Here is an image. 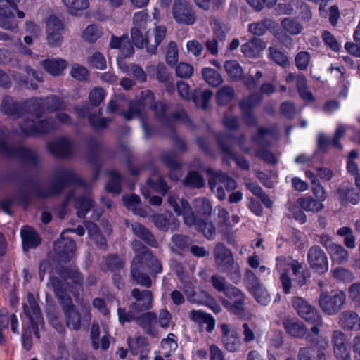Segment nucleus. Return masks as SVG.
Instances as JSON below:
<instances>
[{"label": "nucleus", "instance_id": "5", "mask_svg": "<svg viewBox=\"0 0 360 360\" xmlns=\"http://www.w3.org/2000/svg\"><path fill=\"white\" fill-rule=\"evenodd\" d=\"M292 304L302 319L314 325L311 328V333L318 336L323 321L317 309L300 297H293Z\"/></svg>", "mask_w": 360, "mask_h": 360}, {"label": "nucleus", "instance_id": "27", "mask_svg": "<svg viewBox=\"0 0 360 360\" xmlns=\"http://www.w3.org/2000/svg\"><path fill=\"white\" fill-rule=\"evenodd\" d=\"M44 68L52 75H59L68 66V63L63 58H54L44 60Z\"/></svg>", "mask_w": 360, "mask_h": 360}, {"label": "nucleus", "instance_id": "56", "mask_svg": "<svg viewBox=\"0 0 360 360\" xmlns=\"http://www.w3.org/2000/svg\"><path fill=\"white\" fill-rule=\"evenodd\" d=\"M178 60V49L175 42L170 41L166 51V61L170 65H174Z\"/></svg>", "mask_w": 360, "mask_h": 360}, {"label": "nucleus", "instance_id": "2", "mask_svg": "<svg viewBox=\"0 0 360 360\" xmlns=\"http://www.w3.org/2000/svg\"><path fill=\"white\" fill-rule=\"evenodd\" d=\"M167 201L177 215L183 216L185 224L190 226H194L197 230L202 231L208 239L214 238L215 234L214 225L210 222L205 223L197 220L187 201L179 198L174 194H169Z\"/></svg>", "mask_w": 360, "mask_h": 360}, {"label": "nucleus", "instance_id": "52", "mask_svg": "<svg viewBox=\"0 0 360 360\" xmlns=\"http://www.w3.org/2000/svg\"><path fill=\"white\" fill-rule=\"evenodd\" d=\"M110 181L106 185L108 191L118 193L120 191V176L115 171L108 173Z\"/></svg>", "mask_w": 360, "mask_h": 360}, {"label": "nucleus", "instance_id": "4", "mask_svg": "<svg viewBox=\"0 0 360 360\" xmlns=\"http://www.w3.org/2000/svg\"><path fill=\"white\" fill-rule=\"evenodd\" d=\"M145 30H137L136 27H131V38L134 44L139 49L146 48L150 53H155L158 45L165 39L166 35V27L164 26H158L155 28L152 37L149 36L148 32L146 35L143 34Z\"/></svg>", "mask_w": 360, "mask_h": 360}, {"label": "nucleus", "instance_id": "62", "mask_svg": "<svg viewBox=\"0 0 360 360\" xmlns=\"http://www.w3.org/2000/svg\"><path fill=\"white\" fill-rule=\"evenodd\" d=\"M105 94L102 88H94L89 93V101L94 105H98L105 98Z\"/></svg>", "mask_w": 360, "mask_h": 360}, {"label": "nucleus", "instance_id": "55", "mask_svg": "<svg viewBox=\"0 0 360 360\" xmlns=\"http://www.w3.org/2000/svg\"><path fill=\"white\" fill-rule=\"evenodd\" d=\"M147 18V13L143 11L135 13L133 17L132 27H136L137 30H146Z\"/></svg>", "mask_w": 360, "mask_h": 360}, {"label": "nucleus", "instance_id": "47", "mask_svg": "<svg viewBox=\"0 0 360 360\" xmlns=\"http://www.w3.org/2000/svg\"><path fill=\"white\" fill-rule=\"evenodd\" d=\"M359 153L356 150H352L347 159V170L348 172L355 176V183L356 186L359 187V177H358V163L355 160L358 158Z\"/></svg>", "mask_w": 360, "mask_h": 360}, {"label": "nucleus", "instance_id": "9", "mask_svg": "<svg viewBox=\"0 0 360 360\" xmlns=\"http://www.w3.org/2000/svg\"><path fill=\"white\" fill-rule=\"evenodd\" d=\"M345 302V295L342 291L322 292L319 297V305L323 311L328 315L337 314Z\"/></svg>", "mask_w": 360, "mask_h": 360}, {"label": "nucleus", "instance_id": "21", "mask_svg": "<svg viewBox=\"0 0 360 360\" xmlns=\"http://www.w3.org/2000/svg\"><path fill=\"white\" fill-rule=\"evenodd\" d=\"M49 150L53 154L59 156H67L72 154L73 144L68 138L63 137L48 145Z\"/></svg>", "mask_w": 360, "mask_h": 360}, {"label": "nucleus", "instance_id": "32", "mask_svg": "<svg viewBox=\"0 0 360 360\" xmlns=\"http://www.w3.org/2000/svg\"><path fill=\"white\" fill-rule=\"evenodd\" d=\"M56 178L57 183L60 184L70 182H75L78 184H84L74 171L65 168L58 169L56 173Z\"/></svg>", "mask_w": 360, "mask_h": 360}, {"label": "nucleus", "instance_id": "19", "mask_svg": "<svg viewBox=\"0 0 360 360\" xmlns=\"http://www.w3.org/2000/svg\"><path fill=\"white\" fill-rule=\"evenodd\" d=\"M283 325L286 332L293 336L302 338L306 335V339L310 342H313L314 335L311 332L307 334V329L306 326L300 321L293 319H285L283 321Z\"/></svg>", "mask_w": 360, "mask_h": 360}, {"label": "nucleus", "instance_id": "54", "mask_svg": "<svg viewBox=\"0 0 360 360\" xmlns=\"http://www.w3.org/2000/svg\"><path fill=\"white\" fill-rule=\"evenodd\" d=\"M233 89L229 86H225L217 93V101L219 104L224 105L229 102L233 98Z\"/></svg>", "mask_w": 360, "mask_h": 360}, {"label": "nucleus", "instance_id": "23", "mask_svg": "<svg viewBox=\"0 0 360 360\" xmlns=\"http://www.w3.org/2000/svg\"><path fill=\"white\" fill-rule=\"evenodd\" d=\"M265 42L258 38H254L241 46V51L248 58L257 57L266 49Z\"/></svg>", "mask_w": 360, "mask_h": 360}, {"label": "nucleus", "instance_id": "61", "mask_svg": "<svg viewBox=\"0 0 360 360\" xmlns=\"http://www.w3.org/2000/svg\"><path fill=\"white\" fill-rule=\"evenodd\" d=\"M176 74L179 77L188 78L193 74V67L191 65L181 62L176 67Z\"/></svg>", "mask_w": 360, "mask_h": 360}, {"label": "nucleus", "instance_id": "20", "mask_svg": "<svg viewBox=\"0 0 360 360\" xmlns=\"http://www.w3.org/2000/svg\"><path fill=\"white\" fill-rule=\"evenodd\" d=\"M137 324L148 334L155 337L158 335L157 316L153 312H146L137 319Z\"/></svg>", "mask_w": 360, "mask_h": 360}, {"label": "nucleus", "instance_id": "53", "mask_svg": "<svg viewBox=\"0 0 360 360\" xmlns=\"http://www.w3.org/2000/svg\"><path fill=\"white\" fill-rule=\"evenodd\" d=\"M333 276L339 281L351 282L354 279L353 274L343 267H337L333 270Z\"/></svg>", "mask_w": 360, "mask_h": 360}, {"label": "nucleus", "instance_id": "44", "mask_svg": "<svg viewBox=\"0 0 360 360\" xmlns=\"http://www.w3.org/2000/svg\"><path fill=\"white\" fill-rule=\"evenodd\" d=\"M194 207L198 215L205 217H210L212 214V207L209 200L205 198H198L194 202Z\"/></svg>", "mask_w": 360, "mask_h": 360}, {"label": "nucleus", "instance_id": "45", "mask_svg": "<svg viewBox=\"0 0 360 360\" xmlns=\"http://www.w3.org/2000/svg\"><path fill=\"white\" fill-rule=\"evenodd\" d=\"M37 105L41 108H46L51 111L62 110L65 108V103L55 96L49 97L46 100L37 103Z\"/></svg>", "mask_w": 360, "mask_h": 360}, {"label": "nucleus", "instance_id": "28", "mask_svg": "<svg viewBox=\"0 0 360 360\" xmlns=\"http://www.w3.org/2000/svg\"><path fill=\"white\" fill-rule=\"evenodd\" d=\"M21 237L24 249L34 248L40 243V239L35 231L30 226L22 229Z\"/></svg>", "mask_w": 360, "mask_h": 360}, {"label": "nucleus", "instance_id": "36", "mask_svg": "<svg viewBox=\"0 0 360 360\" xmlns=\"http://www.w3.org/2000/svg\"><path fill=\"white\" fill-rule=\"evenodd\" d=\"M297 203L303 210L312 212H319L324 207L322 202L310 196L298 199Z\"/></svg>", "mask_w": 360, "mask_h": 360}, {"label": "nucleus", "instance_id": "35", "mask_svg": "<svg viewBox=\"0 0 360 360\" xmlns=\"http://www.w3.org/2000/svg\"><path fill=\"white\" fill-rule=\"evenodd\" d=\"M146 95L148 98H146L143 103H130L129 112H121L120 114L124 117L126 120H130L139 115L142 110L143 105H147L148 101L153 99V94L150 91H146Z\"/></svg>", "mask_w": 360, "mask_h": 360}, {"label": "nucleus", "instance_id": "10", "mask_svg": "<svg viewBox=\"0 0 360 360\" xmlns=\"http://www.w3.org/2000/svg\"><path fill=\"white\" fill-rule=\"evenodd\" d=\"M23 311L30 321L32 330L39 338V329L43 327L44 321L34 296L30 292L27 294V300L23 304Z\"/></svg>", "mask_w": 360, "mask_h": 360}, {"label": "nucleus", "instance_id": "1", "mask_svg": "<svg viewBox=\"0 0 360 360\" xmlns=\"http://www.w3.org/2000/svg\"><path fill=\"white\" fill-rule=\"evenodd\" d=\"M63 276L65 283L56 277L51 276L47 285L54 291L63 305L68 326L73 330H79L81 327L80 315L72 304L71 298L67 291V285L72 283L74 286L71 291L74 295H77L79 290H82V277L76 269L68 271Z\"/></svg>", "mask_w": 360, "mask_h": 360}, {"label": "nucleus", "instance_id": "13", "mask_svg": "<svg viewBox=\"0 0 360 360\" xmlns=\"http://www.w3.org/2000/svg\"><path fill=\"white\" fill-rule=\"evenodd\" d=\"M172 15L174 20L181 24L193 25L195 20V13L186 0H174Z\"/></svg>", "mask_w": 360, "mask_h": 360}, {"label": "nucleus", "instance_id": "64", "mask_svg": "<svg viewBox=\"0 0 360 360\" xmlns=\"http://www.w3.org/2000/svg\"><path fill=\"white\" fill-rule=\"evenodd\" d=\"M185 184L187 186L200 188L204 185V181L202 176L198 173L192 172L188 174L186 179L185 180Z\"/></svg>", "mask_w": 360, "mask_h": 360}, {"label": "nucleus", "instance_id": "48", "mask_svg": "<svg viewBox=\"0 0 360 360\" xmlns=\"http://www.w3.org/2000/svg\"><path fill=\"white\" fill-rule=\"evenodd\" d=\"M139 314V313L137 311L133 310L131 305H129V310L128 311L121 307L117 308L119 321L122 324L125 322H131L132 321H136L137 322V319L139 317L138 316Z\"/></svg>", "mask_w": 360, "mask_h": 360}, {"label": "nucleus", "instance_id": "16", "mask_svg": "<svg viewBox=\"0 0 360 360\" xmlns=\"http://www.w3.org/2000/svg\"><path fill=\"white\" fill-rule=\"evenodd\" d=\"M131 297L134 301L130 303V305L134 311H137L140 314L153 307V298L150 290L134 288L131 291Z\"/></svg>", "mask_w": 360, "mask_h": 360}, {"label": "nucleus", "instance_id": "39", "mask_svg": "<svg viewBox=\"0 0 360 360\" xmlns=\"http://www.w3.org/2000/svg\"><path fill=\"white\" fill-rule=\"evenodd\" d=\"M202 75L205 81L210 86H217L223 82L221 75L213 68H203L202 70Z\"/></svg>", "mask_w": 360, "mask_h": 360}, {"label": "nucleus", "instance_id": "50", "mask_svg": "<svg viewBox=\"0 0 360 360\" xmlns=\"http://www.w3.org/2000/svg\"><path fill=\"white\" fill-rule=\"evenodd\" d=\"M102 34L101 30L95 25H88L82 32V38L89 42L96 41Z\"/></svg>", "mask_w": 360, "mask_h": 360}, {"label": "nucleus", "instance_id": "31", "mask_svg": "<svg viewBox=\"0 0 360 360\" xmlns=\"http://www.w3.org/2000/svg\"><path fill=\"white\" fill-rule=\"evenodd\" d=\"M141 254V255H138L136 257L140 259L141 263L146 262L155 274L162 271L160 262L152 255L151 252L146 248L142 247Z\"/></svg>", "mask_w": 360, "mask_h": 360}, {"label": "nucleus", "instance_id": "37", "mask_svg": "<svg viewBox=\"0 0 360 360\" xmlns=\"http://www.w3.org/2000/svg\"><path fill=\"white\" fill-rule=\"evenodd\" d=\"M359 318L356 313L347 311L342 313L340 317V323L348 330H353L359 325Z\"/></svg>", "mask_w": 360, "mask_h": 360}, {"label": "nucleus", "instance_id": "24", "mask_svg": "<svg viewBox=\"0 0 360 360\" xmlns=\"http://www.w3.org/2000/svg\"><path fill=\"white\" fill-rule=\"evenodd\" d=\"M110 46L112 49H117L120 51V56L118 57H130L134 53V48L129 41L127 37H112L110 40Z\"/></svg>", "mask_w": 360, "mask_h": 360}, {"label": "nucleus", "instance_id": "63", "mask_svg": "<svg viewBox=\"0 0 360 360\" xmlns=\"http://www.w3.org/2000/svg\"><path fill=\"white\" fill-rule=\"evenodd\" d=\"M70 74L75 79L82 81L87 79L89 72L85 67L75 64L72 65Z\"/></svg>", "mask_w": 360, "mask_h": 360}, {"label": "nucleus", "instance_id": "12", "mask_svg": "<svg viewBox=\"0 0 360 360\" xmlns=\"http://www.w3.org/2000/svg\"><path fill=\"white\" fill-rule=\"evenodd\" d=\"M213 254L217 269L221 272L230 271L234 265V259L231 251L224 244L219 243L216 245Z\"/></svg>", "mask_w": 360, "mask_h": 360}, {"label": "nucleus", "instance_id": "6", "mask_svg": "<svg viewBox=\"0 0 360 360\" xmlns=\"http://www.w3.org/2000/svg\"><path fill=\"white\" fill-rule=\"evenodd\" d=\"M34 110L35 117L32 115V119L27 118L23 123L20 124V129L23 134L37 136L55 129V124L52 120L46 119V116L38 115V109L34 108Z\"/></svg>", "mask_w": 360, "mask_h": 360}, {"label": "nucleus", "instance_id": "59", "mask_svg": "<svg viewBox=\"0 0 360 360\" xmlns=\"http://www.w3.org/2000/svg\"><path fill=\"white\" fill-rule=\"evenodd\" d=\"M269 58L277 64L285 66L288 64V58L280 51L275 49L273 47L269 49Z\"/></svg>", "mask_w": 360, "mask_h": 360}, {"label": "nucleus", "instance_id": "58", "mask_svg": "<svg viewBox=\"0 0 360 360\" xmlns=\"http://www.w3.org/2000/svg\"><path fill=\"white\" fill-rule=\"evenodd\" d=\"M89 64L95 68L103 70L106 68V61L103 56L98 52L94 53L89 58Z\"/></svg>", "mask_w": 360, "mask_h": 360}, {"label": "nucleus", "instance_id": "42", "mask_svg": "<svg viewBox=\"0 0 360 360\" xmlns=\"http://www.w3.org/2000/svg\"><path fill=\"white\" fill-rule=\"evenodd\" d=\"M224 68L228 75L233 79L238 80L243 74V70L237 60H228L224 63Z\"/></svg>", "mask_w": 360, "mask_h": 360}, {"label": "nucleus", "instance_id": "15", "mask_svg": "<svg viewBox=\"0 0 360 360\" xmlns=\"http://www.w3.org/2000/svg\"><path fill=\"white\" fill-rule=\"evenodd\" d=\"M310 266L319 274H324L328 270V262L326 253L317 245L311 247L307 255Z\"/></svg>", "mask_w": 360, "mask_h": 360}, {"label": "nucleus", "instance_id": "30", "mask_svg": "<svg viewBox=\"0 0 360 360\" xmlns=\"http://www.w3.org/2000/svg\"><path fill=\"white\" fill-rule=\"evenodd\" d=\"M1 111L8 115L19 117L23 111L22 105L15 102L12 98H4L1 107Z\"/></svg>", "mask_w": 360, "mask_h": 360}, {"label": "nucleus", "instance_id": "43", "mask_svg": "<svg viewBox=\"0 0 360 360\" xmlns=\"http://www.w3.org/2000/svg\"><path fill=\"white\" fill-rule=\"evenodd\" d=\"M131 229L134 233L141 238V239L146 241L151 245H155L156 242L153 235L146 229L143 226L139 223L131 224Z\"/></svg>", "mask_w": 360, "mask_h": 360}, {"label": "nucleus", "instance_id": "60", "mask_svg": "<svg viewBox=\"0 0 360 360\" xmlns=\"http://www.w3.org/2000/svg\"><path fill=\"white\" fill-rule=\"evenodd\" d=\"M204 49L202 44L195 39L189 40L186 43V50L188 53L195 57L199 56Z\"/></svg>", "mask_w": 360, "mask_h": 360}, {"label": "nucleus", "instance_id": "46", "mask_svg": "<svg viewBox=\"0 0 360 360\" xmlns=\"http://www.w3.org/2000/svg\"><path fill=\"white\" fill-rule=\"evenodd\" d=\"M297 88L300 97L305 101H312L314 96L307 89V79L303 75L297 77Z\"/></svg>", "mask_w": 360, "mask_h": 360}, {"label": "nucleus", "instance_id": "51", "mask_svg": "<svg viewBox=\"0 0 360 360\" xmlns=\"http://www.w3.org/2000/svg\"><path fill=\"white\" fill-rule=\"evenodd\" d=\"M250 292L257 302L262 305H267L271 301L270 295L262 284Z\"/></svg>", "mask_w": 360, "mask_h": 360}, {"label": "nucleus", "instance_id": "14", "mask_svg": "<svg viewBox=\"0 0 360 360\" xmlns=\"http://www.w3.org/2000/svg\"><path fill=\"white\" fill-rule=\"evenodd\" d=\"M226 295L230 299H222L223 305L231 313L240 314L243 312L245 295L236 287L229 286L226 290Z\"/></svg>", "mask_w": 360, "mask_h": 360}, {"label": "nucleus", "instance_id": "25", "mask_svg": "<svg viewBox=\"0 0 360 360\" xmlns=\"http://www.w3.org/2000/svg\"><path fill=\"white\" fill-rule=\"evenodd\" d=\"M139 264L142 263L140 262V259L138 258V257H136L131 264V277L137 284L146 288H150L152 285L151 279L147 274L142 273L140 271L139 266Z\"/></svg>", "mask_w": 360, "mask_h": 360}, {"label": "nucleus", "instance_id": "8", "mask_svg": "<svg viewBox=\"0 0 360 360\" xmlns=\"http://www.w3.org/2000/svg\"><path fill=\"white\" fill-rule=\"evenodd\" d=\"M65 27L63 22L56 15H51L45 20L46 40L48 45L59 47L63 41Z\"/></svg>", "mask_w": 360, "mask_h": 360}, {"label": "nucleus", "instance_id": "29", "mask_svg": "<svg viewBox=\"0 0 360 360\" xmlns=\"http://www.w3.org/2000/svg\"><path fill=\"white\" fill-rule=\"evenodd\" d=\"M68 12L74 16H79L89 8V0H62Z\"/></svg>", "mask_w": 360, "mask_h": 360}, {"label": "nucleus", "instance_id": "38", "mask_svg": "<svg viewBox=\"0 0 360 360\" xmlns=\"http://www.w3.org/2000/svg\"><path fill=\"white\" fill-rule=\"evenodd\" d=\"M178 276L183 283L184 291L187 296L188 300L191 302H198L199 300L195 297L193 286L194 281L192 278L178 272Z\"/></svg>", "mask_w": 360, "mask_h": 360}, {"label": "nucleus", "instance_id": "3", "mask_svg": "<svg viewBox=\"0 0 360 360\" xmlns=\"http://www.w3.org/2000/svg\"><path fill=\"white\" fill-rule=\"evenodd\" d=\"M276 268L280 274V281L285 294L291 291L292 281L288 274L290 269L292 271L295 281L300 286L305 284L306 277L303 274L302 264L297 260L290 257L278 256L276 259Z\"/></svg>", "mask_w": 360, "mask_h": 360}, {"label": "nucleus", "instance_id": "26", "mask_svg": "<svg viewBox=\"0 0 360 360\" xmlns=\"http://www.w3.org/2000/svg\"><path fill=\"white\" fill-rule=\"evenodd\" d=\"M155 225L160 229L167 231L174 230L179 226V221L169 213L167 216L164 214H157L153 217Z\"/></svg>", "mask_w": 360, "mask_h": 360}, {"label": "nucleus", "instance_id": "7", "mask_svg": "<svg viewBox=\"0 0 360 360\" xmlns=\"http://www.w3.org/2000/svg\"><path fill=\"white\" fill-rule=\"evenodd\" d=\"M15 12L19 18H25L24 12L18 10L13 0H0V27L8 30H16L18 24L15 20Z\"/></svg>", "mask_w": 360, "mask_h": 360}, {"label": "nucleus", "instance_id": "33", "mask_svg": "<svg viewBox=\"0 0 360 360\" xmlns=\"http://www.w3.org/2000/svg\"><path fill=\"white\" fill-rule=\"evenodd\" d=\"M328 250L332 260L337 264H342L348 259V252L341 245L330 243Z\"/></svg>", "mask_w": 360, "mask_h": 360}, {"label": "nucleus", "instance_id": "57", "mask_svg": "<svg viewBox=\"0 0 360 360\" xmlns=\"http://www.w3.org/2000/svg\"><path fill=\"white\" fill-rule=\"evenodd\" d=\"M322 38L325 44L333 51L338 52L341 49V44L330 32L324 31L322 33Z\"/></svg>", "mask_w": 360, "mask_h": 360}, {"label": "nucleus", "instance_id": "22", "mask_svg": "<svg viewBox=\"0 0 360 360\" xmlns=\"http://www.w3.org/2000/svg\"><path fill=\"white\" fill-rule=\"evenodd\" d=\"M67 202L68 204H74L75 208L77 210V216L80 218L84 217L92 207V201L89 195L77 198L75 193H72L68 197Z\"/></svg>", "mask_w": 360, "mask_h": 360}, {"label": "nucleus", "instance_id": "34", "mask_svg": "<svg viewBox=\"0 0 360 360\" xmlns=\"http://www.w3.org/2000/svg\"><path fill=\"white\" fill-rule=\"evenodd\" d=\"M9 322L12 332L18 334V320L17 316L14 314L10 316L6 309L0 311V330L6 328Z\"/></svg>", "mask_w": 360, "mask_h": 360}, {"label": "nucleus", "instance_id": "49", "mask_svg": "<svg viewBox=\"0 0 360 360\" xmlns=\"http://www.w3.org/2000/svg\"><path fill=\"white\" fill-rule=\"evenodd\" d=\"M174 338V335L170 333L167 338L162 340L161 346L162 353L165 356H169L171 353L174 352L177 348V342Z\"/></svg>", "mask_w": 360, "mask_h": 360}, {"label": "nucleus", "instance_id": "17", "mask_svg": "<svg viewBox=\"0 0 360 360\" xmlns=\"http://www.w3.org/2000/svg\"><path fill=\"white\" fill-rule=\"evenodd\" d=\"M221 332V340L224 347L230 352H235L240 347V340L237 333L227 323H219Z\"/></svg>", "mask_w": 360, "mask_h": 360}, {"label": "nucleus", "instance_id": "18", "mask_svg": "<svg viewBox=\"0 0 360 360\" xmlns=\"http://www.w3.org/2000/svg\"><path fill=\"white\" fill-rule=\"evenodd\" d=\"M54 250L61 261L66 262L74 256L75 243L65 236V232H62L60 238L54 244Z\"/></svg>", "mask_w": 360, "mask_h": 360}, {"label": "nucleus", "instance_id": "11", "mask_svg": "<svg viewBox=\"0 0 360 360\" xmlns=\"http://www.w3.org/2000/svg\"><path fill=\"white\" fill-rule=\"evenodd\" d=\"M209 184L212 192L220 200L226 198V193L223 188L224 186L227 190H234L237 187V184L234 180L229 178L225 174L220 172L212 175L209 180Z\"/></svg>", "mask_w": 360, "mask_h": 360}, {"label": "nucleus", "instance_id": "40", "mask_svg": "<svg viewBox=\"0 0 360 360\" xmlns=\"http://www.w3.org/2000/svg\"><path fill=\"white\" fill-rule=\"evenodd\" d=\"M281 24L283 30L291 35H297L304 29L299 21L290 18L283 19Z\"/></svg>", "mask_w": 360, "mask_h": 360}, {"label": "nucleus", "instance_id": "41", "mask_svg": "<svg viewBox=\"0 0 360 360\" xmlns=\"http://www.w3.org/2000/svg\"><path fill=\"white\" fill-rule=\"evenodd\" d=\"M274 24V21L269 19H265L264 20L250 24L248 29L250 32L252 34L261 36L264 34L269 28L272 27Z\"/></svg>", "mask_w": 360, "mask_h": 360}]
</instances>
